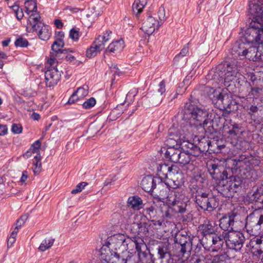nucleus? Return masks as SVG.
<instances>
[{
	"mask_svg": "<svg viewBox=\"0 0 263 263\" xmlns=\"http://www.w3.org/2000/svg\"><path fill=\"white\" fill-rule=\"evenodd\" d=\"M239 133V127L238 124H234L233 125L232 129L229 130L228 133L231 135L236 136Z\"/></svg>",
	"mask_w": 263,
	"mask_h": 263,
	"instance_id": "nucleus-58",
	"label": "nucleus"
},
{
	"mask_svg": "<svg viewBox=\"0 0 263 263\" xmlns=\"http://www.w3.org/2000/svg\"><path fill=\"white\" fill-rule=\"evenodd\" d=\"M157 178L154 179L151 175L146 176L142 179L140 185L142 189L146 192H152Z\"/></svg>",
	"mask_w": 263,
	"mask_h": 263,
	"instance_id": "nucleus-25",
	"label": "nucleus"
},
{
	"mask_svg": "<svg viewBox=\"0 0 263 263\" xmlns=\"http://www.w3.org/2000/svg\"><path fill=\"white\" fill-rule=\"evenodd\" d=\"M184 126H180L178 122L173 123V127L168 130V135L165 141L167 148L179 147L182 136L192 135L190 133L184 132Z\"/></svg>",
	"mask_w": 263,
	"mask_h": 263,
	"instance_id": "nucleus-5",
	"label": "nucleus"
},
{
	"mask_svg": "<svg viewBox=\"0 0 263 263\" xmlns=\"http://www.w3.org/2000/svg\"><path fill=\"white\" fill-rule=\"evenodd\" d=\"M226 245L230 249L240 251L245 241L243 234L239 231L227 232L225 233Z\"/></svg>",
	"mask_w": 263,
	"mask_h": 263,
	"instance_id": "nucleus-10",
	"label": "nucleus"
},
{
	"mask_svg": "<svg viewBox=\"0 0 263 263\" xmlns=\"http://www.w3.org/2000/svg\"><path fill=\"white\" fill-rule=\"evenodd\" d=\"M29 44L28 41L23 37L17 39L15 42V45L16 47H26Z\"/></svg>",
	"mask_w": 263,
	"mask_h": 263,
	"instance_id": "nucleus-49",
	"label": "nucleus"
},
{
	"mask_svg": "<svg viewBox=\"0 0 263 263\" xmlns=\"http://www.w3.org/2000/svg\"><path fill=\"white\" fill-rule=\"evenodd\" d=\"M121 106H122V104H121L120 105H118L116 108H114L111 112L110 114V115L109 116V118L110 120H115L118 117H117L116 115V114H118V115H120L121 113L120 112H118L119 108Z\"/></svg>",
	"mask_w": 263,
	"mask_h": 263,
	"instance_id": "nucleus-55",
	"label": "nucleus"
},
{
	"mask_svg": "<svg viewBox=\"0 0 263 263\" xmlns=\"http://www.w3.org/2000/svg\"><path fill=\"white\" fill-rule=\"evenodd\" d=\"M259 164V161L258 160L252 157L247 158L245 156H240L236 163L239 167H243L245 165L250 169L256 166H258Z\"/></svg>",
	"mask_w": 263,
	"mask_h": 263,
	"instance_id": "nucleus-24",
	"label": "nucleus"
},
{
	"mask_svg": "<svg viewBox=\"0 0 263 263\" xmlns=\"http://www.w3.org/2000/svg\"><path fill=\"white\" fill-rule=\"evenodd\" d=\"M100 51L92 44L91 46L87 50L86 55L87 57L91 58L95 57Z\"/></svg>",
	"mask_w": 263,
	"mask_h": 263,
	"instance_id": "nucleus-44",
	"label": "nucleus"
},
{
	"mask_svg": "<svg viewBox=\"0 0 263 263\" xmlns=\"http://www.w3.org/2000/svg\"><path fill=\"white\" fill-rule=\"evenodd\" d=\"M96 103L95 98H90L83 104V107L85 109H89L92 107Z\"/></svg>",
	"mask_w": 263,
	"mask_h": 263,
	"instance_id": "nucleus-50",
	"label": "nucleus"
},
{
	"mask_svg": "<svg viewBox=\"0 0 263 263\" xmlns=\"http://www.w3.org/2000/svg\"><path fill=\"white\" fill-rule=\"evenodd\" d=\"M231 258L226 254L214 257L212 263H230Z\"/></svg>",
	"mask_w": 263,
	"mask_h": 263,
	"instance_id": "nucleus-40",
	"label": "nucleus"
},
{
	"mask_svg": "<svg viewBox=\"0 0 263 263\" xmlns=\"http://www.w3.org/2000/svg\"><path fill=\"white\" fill-rule=\"evenodd\" d=\"M247 110H248V114L252 118L255 114L258 112V108L256 105H251L250 106H248Z\"/></svg>",
	"mask_w": 263,
	"mask_h": 263,
	"instance_id": "nucleus-56",
	"label": "nucleus"
},
{
	"mask_svg": "<svg viewBox=\"0 0 263 263\" xmlns=\"http://www.w3.org/2000/svg\"><path fill=\"white\" fill-rule=\"evenodd\" d=\"M69 37L74 41H77L79 38V32L77 29L73 28L69 32Z\"/></svg>",
	"mask_w": 263,
	"mask_h": 263,
	"instance_id": "nucleus-54",
	"label": "nucleus"
},
{
	"mask_svg": "<svg viewBox=\"0 0 263 263\" xmlns=\"http://www.w3.org/2000/svg\"><path fill=\"white\" fill-rule=\"evenodd\" d=\"M109 245L103 246L100 250L101 258L105 261L104 263H126V260L121 257L117 252L110 250L111 244Z\"/></svg>",
	"mask_w": 263,
	"mask_h": 263,
	"instance_id": "nucleus-11",
	"label": "nucleus"
},
{
	"mask_svg": "<svg viewBox=\"0 0 263 263\" xmlns=\"http://www.w3.org/2000/svg\"><path fill=\"white\" fill-rule=\"evenodd\" d=\"M158 174L161 179H165L167 183L173 189H177L184 183V177L182 171L175 165L166 163L160 164L157 167Z\"/></svg>",
	"mask_w": 263,
	"mask_h": 263,
	"instance_id": "nucleus-3",
	"label": "nucleus"
},
{
	"mask_svg": "<svg viewBox=\"0 0 263 263\" xmlns=\"http://www.w3.org/2000/svg\"><path fill=\"white\" fill-rule=\"evenodd\" d=\"M179 157V161L177 163L183 165L189 164L191 160L190 154L182 151H181Z\"/></svg>",
	"mask_w": 263,
	"mask_h": 263,
	"instance_id": "nucleus-41",
	"label": "nucleus"
},
{
	"mask_svg": "<svg viewBox=\"0 0 263 263\" xmlns=\"http://www.w3.org/2000/svg\"><path fill=\"white\" fill-rule=\"evenodd\" d=\"M170 188L172 187L167 184V180L160 181L159 179L157 178V182H156L154 191L152 192L161 199L166 198L167 202L171 194H172V191L170 194L168 193V190H170Z\"/></svg>",
	"mask_w": 263,
	"mask_h": 263,
	"instance_id": "nucleus-16",
	"label": "nucleus"
},
{
	"mask_svg": "<svg viewBox=\"0 0 263 263\" xmlns=\"http://www.w3.org/2000/svg\"><path fill=\"white\" fill-rule=\"evenodd\" d=\"M208 111L203 107L198 106L190 102L185 103L182 111L181 119L178 121L180 126H184V132L194 135L197 127L205 128L210 120L208 119Z\"/></svg>",
	"mask_w": 263,
	"mask_h": 263,
	"instance_id": "nucleus-1",
	"label": "nucleus"
},
{
	"mask_svg": "<svg viewBox=\"0 0 263 263\" xmlns=\"http://www.w3.org/2000/svg\"><path fill=\"white\" fill-rule=\"evenodd\" d=\"M225 233L223 232L222 233L218 234L212 235L211 238H209L208 240L204 242L205 246L204 248H210L212 251H218L222 250L223 245L226 243Z\"/></svg>",
	"mask_w": 263,
	"mask_h": 263,
	"instance_id": "nucleus-13",
	"label": "nucleus"
},
{
	"mask_svg": "<svg viewBox=\"0 0 263 263\" xmlns=\"http://www.w3.org/2000/svg\"><path fill=\"white\" fill-rule=\"evenodd\" d=\"M261 37H263V25L254 21L250 23L249 28L240 38L249 45L250 43L260 42Z\"/></svg>",
	"mask_w": 263,
	"mask_h": 263,
	"instance_id": "nucleus-8",
	"label": "nucleus"
},
{
	"mask_svg": "<svg viewBox=\"0 0 263 263\" xmlns=\"http://www.w3.org/2000/svg\"><path fill=\"white\" fill-rule=\"evenodd\" d=\"M234 215L232 214L229 216H224L219 220V227L224 232H232L234 224Z\"/></svg>",
	"mask_w": 263,
	"mask_h": 263,
	"instance_id": "nucleus-26",
	"label": "nucleus"
},
{
	"mask_svg": "<svg viewBox=\"0 0 263 263\" xmlns=\"http://www.w3.org/2000/svg\"><path fill=\"white\" fill-rule=\"evenodd\" d=\"M46 85L51 87L56 85L60 81L61 74L57 68L51 67L45 72Z\"/></svg>",
	"mask_w": 263,
	"mask_h": 263,
	"instance_id": "nucleus-21",
	"label": "nucleus"
},
{
	"mask_svg": "<svg viewBox=\"0 0 263 263\" xmlns=\"http://www.w3.org/2000/svg\"><path fill=\"white\" fill-rule=\"evenodd\" d=\"M159 263H174L175 259L171 256L167 242L162 243L158 248Z\"/></svg>",
	"mask_w": 263,
	"mask_h": 263,
	"instance_id": "nucleus-20",
	"label": "nucleus"
},
{
	"mask_svg": "<svg viewBox=\"0 0 263 263\" xmlns=\"http://www.w3.org/2000/svg\"><path fill=\"white\" fill-rule=\"evenodd\" d=\"M245 54H246L245 58L250 61H257L262 60V56L257 46H251L249 45L247 47V51L246 52Z\"/></svg>",
	"mask_w": 263,
	"mask_h": 263,
	"instance_id": "nucleus-28",
	"label": "nucleus"
},
{
	"mask_svg": "<svg viewBox=\"0 0 263 263\" xmlns=\"http://www.w3.org/2000/svg\"><path fill=\"white\" fill-rule=\"evenodd\" d=\"M242 180L241 178L238 176H231L227 180H225L224 183L221 185L222 189L221 191L222 192L221 193L226 196L231 195V194H228L229 192L235 193L241 188Z\"/></svg>",
	"mask_w": 263,
	"mask_h": 263,
	"instance_id": "nucleus-12",
	"label": "nucleus"
},
{
	"mask_svg": "<svg viewBox=\"0 0 263 263\" xmlns=\"http://www.w3.org/2000/svg\"><path fill=\"white\" fill-rule=\"evenodd\" d=\"M142 200L139 197L134 196L128 198L127 205L135 210H139L142 208Z\"/></svg>",
	"mask_w": 263,
	"mask_h": 263,
	"instance_id": "nucleus-31",
	"label": "nucleus"
},
{
	"mask_svg": "<svg viewBox=\"0 0 263 263\" xmlns=\"http://www.w3.org/2000/svg\"><path fill=\"white\" fill-rule=\"evenodd\" d=\"M54 242V238H46L41 242L39 249L41 251H45V250L50 248L53 245Z\"/></svg>",
	"mask_w": 263,
	"mask_h": 263,
	"instance_id": "nucleus-38",
	"label": "nucleus"
},
{
	"mask_svg": "<svg viewBox=\"0 0 263 263\" xmlns=\"http://www.w3.org/2000/svg\"><path fill=\"white\" fill-rule=\"evenodd\" d=\"M88 94V86L87 85H84L82 87H80L74 91L68 101L69 104L74 103L76 101L79 100Z\"/></svg>",
	"mask_w": 263,
	"mask_h": 263,
	"instance_id": "nucleus-23",
	"label": "nucleus"
},
{
	"mask_svg": "<svg viewBox=\"0 0 263 263\" xmlns=\"http://www.w3.org/2000/svg\"><path fill=\"white\" fill-rule=\"evenodd\" d=\"M110 34H111V31L107 30L104 35L102 36L99 35V36L104 41V42L106 43L110 40L109 35Z\"/></svg>",
	"mask_w": 263,
	"mask_h": 263,
	"instance_id": "nucleus-61",
	"label": "nucleus"
},
{
	"mask_svg": "<svg viewBox=\"0 0 263 263\" xmlns=\"http://www.w3.org/2000/svg\"><path fill=\"white\" fill-rule=\"evenodd\" d=\"M34 159L35 160L33 161L34 167L33 168V171L35 175H37L41 172L42 169L41 155H36L34 156Z\"/></svg>",
	"mask_w": 263,
	"mask_h": 263,
	"instance_id": "nucleus-37",
	"label": "nucleus"
},
{
	"mask_svg": "<svg viewBox=\"0 0 263 263\" xmlns=\"http://www.w3.org/2000/svg\"><path fill=\"white\" fill-rule=\"evenodd\" d=\"M187 136H182L179 147H180L182 152L190 154V150L194 147V144L189 142L188 140H185V137Z\"/></svg>",
	"mask_w": 263,
	"mask_h": 263,
	"instance_id": "nucleus-33",
	"label": "nucleus"
},
{
	"mask_svg": "<svg viewBox=\"0 0 263 263\" xmlns=\"http://www.w3.org/2000/svg\"><path fill=\"white\" fill-rule=\"evenodd\" d=\"M158 15L159 17V21L158 23H160L161 25L166 20V17H165V11L163 7H161L159 8V10L158 11Z\"/></svg>",
	"mask_w": 263,
	"mask_h": 263,
	"instance_id": "nucleus-47",
	"label": "nucleus"
},
{
	"mask_svg": "<svg viewBox=\"0 0 263 263\" xmlns=\"http://www.w3.org/2000/svg\"><path fill=\"white\" fill-rule=\"evenodd\" d=\"M124 48V41L122 40L112 42L109 44L105 50V53H118L121 52Z\"/></svg>",
	"mask_w": 263,
	"mask_h": 263,
	"instance_id": "nucleus-30",
	"label": "nucleus"
},
{
	"mask_svg": "<svg viewBox=\"0 0 263 263\" xmlns=\"http://www.w3.org/2000/svg\"><path fill=\"white\" fill-rule=\"evenodd\" d=\"M249 44L245 42L240 38L233 45L231 52L233 55L235 57H239L240 59H243L246 57L245 54L247 51V47Z\"/></svg>",
	"mask_w": 263,
	"mask_h": 263,
	"instance_id": "nucleus-19",
	"label": "nucleus"
},
{
	"mask_svg": "<svg viewBox=\"0 0 263 263\" xmlns=\"http://www.w3.org/2000/svg\"><path fill=\"white\" fill-rule=\"evenodd\" d=\"M201 153H203L199 149V147L197 145H194V147L190 150V154L191 156L197 157L199 156Z\"/></svg>",
	"mask_w": 263,
	"mask_h": 263,
	"instance_id": "nucleus-53",
	"label": "nucleus"
},
{
	"mask_svg": "<svg viewBox=\"0 0 263 263\" xmlns=\"http://www.w3.org/2000/svg\"><path fill=\"white\" fill-rule=\"evenodd\" d=\"M208 171L213 179L219 181V186L228 178L227 171L222 166L211 163L209 165Z\"/></svg>",
	"mask_w": 263,
	"mask_h": 263,
	"instance_id": "nucleus-14",
	"label": "nucleus"
},
{
	"mask_svg": "<svg viewBox=\"0 0 263 263\" xmlns=\"http://www.w3.org/2000/svg\"><path fill=\"white\" fill-rule=\"evenodd\" d=\"M162 222L160 220H151V223L149 224L150 225H152L153 227H155V229H158V228H160L161 226H162Z\"/></svg>",
	"mask_w": 263,
	"mask_h": 263,
	"instance_id": "nucleus-62",
	"label": "nucleus"
},
{
	"mask_svg": "<svg viewBox=\"0 0 263 263\" xmlns=\"http://www.w3.org/2000/svg\"><path fill=\"white\" fill-rule=\"evenodd\" d=\"M213 97L210 95V98L211 99L212 102L218 105L221 106L224 108H230V99L227 95H222L219 91L213 90Z\"/></svg>",
	"mask_w": 263,
	"mask_h": 263,
	"instance_id": "nucleus-18",
	"label": "nucleus"
},
{
	"mask_svg": "<svg viewBox=\"0 0 263 263\" xmlns=\"http://www.w3.org/2000/svg\"><path fill=\"white\" fill-rule=\"evenodd\" d=\"M144 212H145L146 215H148L150 219L154 217L156 213L155 208L153 206L145 208L144 209Z\"/></svg>",
	"mask_w": 263,
	"mask_h": 263,
	"instance_id": "nucleus-51",
	"label": "nucleus"
},
{
	"mask_svg": "<svg viewBox=\"0 0 263 263\" xmlns=\"http://www.w3.org/2000/svg\"><path fill=\"white\" fill-rule=\"evenodd\" d=\"M261 90V89L258 87H254L251 88V94L254 97H257L258 94L259 93V91Z\"/></svg>",
	"mask_w": 263,
	"mask_h": 263,
	"instance_id": "nucleus-64",
	"label": "nucleus"
},
{
	"mask_svg": "<svg viewBox=\"0 0 263 263\" xmlns=\"http://www.w3.org/2000/svg\"><path fill=\"white\" fill-rule=\"evenodd\" d=\"M102 12L100 10H97L96 7L93 6L89 8L86 17L89 21H93Z\"/></svg>",
	"mask_w": 263,
	"mask_h": 263,
	"instance_id": "nucleus-34",
	"label": "nucleus"
},
{
	"mask_svg": "<svg viewBox=\"0 0 263 263\" xmlns=\"http://www.w3.org/2000/svg\"><path fill=\"white\" fill-rule=\"evenodd\" d=\"M263 223V215H260L259 219L256 224L254 226L256 229L259 230L261 225Z\"/></svg>",
	"mask_w": 263,
	"mask_h": 263,
	"instance_id": "nucleus-63",
	"label": "nucleus"
},
{
	"mask_svg": "<svg viewBox=\"0 0 263 263\" xmlns=\"http://www.w3.org/2000/svg\"><path fill=\"white\" fill-rule=\"evenodd\" d=\"M105 42L99 36L95 41L92 43V44L98 49V51H102L105 48Z\"/></svg>",
	"mask_w": 263,
	"mask_h": 263,
	"instance_id": "nucleus-43",
	"label": "nucleus"
},
{
	"mask_svg": "<svg viewBox=\"0 0 263 263\" xmlns=\"http://www.w3.org/2000/svg\"><path fill=\"white\" fill-rule=\"evenodd\" d=\"M41 143L40 140L36 141L33 143L29 149L32 152L33 154L36 153L37 154H40V151L41 149Z\"/></svg>",
	"mask_w": 263,
	"mask_h": 263,
	"instance_id": "nucleus-45",
	"label": "nucleus"
},
{
	"mask_svg": "<svg viewBox=\"0 0 263 263\" xmlns=\"http://www.w3.org/2000/svg\"><path fill=\"white\" fill-rule=\"evenodd\" d=\"M188 53H189V47L187 46H186L182 49L178 55L175 56V57L174 59V63L178 62L179 61L180 58L184 57Z\"/></svg>",
	"mask_w": 263,
	"mask_h": 263,
	"instance_id": "nucleus-46",
	"label": "nucleus"
},
{
	"mask_svg": "<svg viewBox=\"0 0 263 263\" xmlns=\"http://www.w3.org/2000/svg\"><path fill=\"white\" fill-rule=\"evenodd\" d=\"M134 227L137 229V233L139 236L132 237V241L134 243L136 249L138 252V255L140 259L146 258L147 253L145 252L147 246L141 237L147 236L148 232V228L150 224L142 220L134 224Z\"/></svg>",
	"mask_w": 263,
	"mask_h": 263,
	"instance_id": "nucleus-4",
	"label": "nucleus"
},
{
	"mask_svg": "<svg viewBox=\"0 0 263 263\" xmlns=\"http://www.w3.org/2000/svg\"><path fill=\"white\" fill-rule=\"evenodd\" d=\"M240 64L236 59H229L219 64L216 67L215 73L224 79V85L228 87L235 85L241 75L239 71Z\"/></svg>",
	"mask_w": 263,
	"mask_h": 263,
	"instance_id": "nucleus-2",
	"label": "nucleus"
},
{
	"mask_svg": "<svg viewBox=\"0 0 263 263\" xmlns=\"http://www.w3.org/2000/svg\"><path fill=\"white\" fill-rule=\"evenodd\" d=\"M261 195H260V194L255 191L252 194L249 196V200L251 203L256 202H259L261 199Z\"/></svg>",
	"mask_w": 263,
	"mask_h": 263,
	"instance_id": "nucleus-48",
	"label": "nucleus"
},
{
	"mask_svg": "<svg viewBox=\"0 0 263 263\" xmlns=\"http://www.w3.org/2000/svg\"><path fill=\"white\" fill-rule=\"evenodd\" d=\"M12 132L16 134H20L22 132V127L20 124H13L12 125Z\"/></svg>",
	"mask_w": 263,
	"mask_h": 263,
	"instance_id": "nucleus-57",
	"label": "nucleus"
},
{
	"mask_svg": "<svg viewBox=\"0 0 263 263\" xmlns=\"http://www.w3.org/2000/svg\"><path fill=\"white\" fill-rule=\"evenodd\" d=\"M198 145L203 153L207 152L209 150L210 147H212L211 141L208 138L205 137L199 140Z\"/></svg>",
	"mask_w": 263,
	"mask_h": 263,
	"instance_id": "nucleus-35",
	"label": "nucleus"
},
{
	"mask_svg": "<svg viewBox=\"0 0 263 263\" xmlns=\"http://www.w3.org/2000/svg\"><path fill=\"white\" fill-rule=\"evenodd\" d=\"M159 88L158 89V92L160 93L161 95H162L165 91V82L164 81H162L159 85Z\"/></svg>",
	"mask_w": 263,
	"mask_h": 263,
	"instance_id": "nucleus-60",
	"label": "nucleus"
},
{
	"mask_svg": "<svg viewBox=\"0 0 263 263\" xmlns=\"http://www.w3.org/2000/svg\"><path fill=\"white\" fill-rule=\"evenodd\" d=\"M195 202L201 209L209 212L213 211L219 205V200L216 196L201 191L196 195Z\"/></svg>",
	"mask_w": 263,
	"mask_h": 263,
	"instance_id": "nucleus-6",
	"label": "nucleus"
},
{
	"mask_svg": "<svg viewBox=\"0 0 263 263\" xmlns=\"http://www.w3.org/2000/svg\"><path fill=\"white\" fill-rule=\"evenodd\" d=\"M185 196L182 192L175 190L172 191V194L169 197L167 203L169 206H172L173 210L176 213H184L186 211L187 204L184 201Z\"/></svg>",
	"mask_w": 263,
	"mask_h": 263,
	"instance_id": "nucleus-9",
	"label": "nucleus"
},
{
	"mask_svg": "<svg viewBox=\"0 0 263 263\" xmlns=\"http://www.w3.org/2000/svg\"><path fill=\"white\" fill-rule=\"evenodd\" d=\"M180 147H169L165 152L166 158L174 163H177L179 161V156L181 151Z\"/></svg>",
	"mask_w": 263,
	"mask_h": 263,
	"instance_id": "nucleus-29",
	"label": "nucleus"
},
{
	"mask_svg": "<svg viewBox=\"0 0 263 263\" xmlns=\"http://www.w3.org/2000/svg\"><path fill=\"white\" fill-rule=\"evenodd\" d=\"M146 4V0H136L133 5V11L136 14L142 11V9Z\"/></svg>",
	"mask_w": 263,
	"mask_h": 263,
	"instance_id": "nucleus-36",
	"label": "nucleus"
},
{
	"mask_svg": "<svg viewBox=\"0 0 263 263\" xmlns=\"http://www.w3.org/2000/svg\"><path fill=\"white\" fill-rule=\"evenodd\" d=\"M64 46V43L63 39H58L55 41L52 45V50L57 54H64L67 53L65 50H61V48Z\"/></svg>",
	"mask_w": 263,
	"mask_h": 263,
	"instance_id": "nucleus-32",
	"label": "nucleus"
},
{
	"mask_svg": "<svg viewBox=\"0 0 263 263\" xmlns=\"http://www.w3.org/2000/svg\"><path fill=\"white\" fill-rule=\"evenodd\" d=\"M161 26L160 23L154 17L149 16L143 22L141 29L148 36L152 34L156 29H158Z\"/></svg>",
	"mask_w": 263,
	"mask_h": 263,
	"instance_id": "nucleus-22",
	"label": "nucleus"
},
{
	"mask_svg": "<svg viewBox=\"0 0 263 263\" xmlns=\"http://www.w3.org/2000/svg\"><path fill=\"white\" fill-rule=\"evenodd\" d=\"M218 229L217 225L213 221H209L199 226V231L206 240H208L212 235L216 234Z\"/></svg>",
	"mask_w": 263,
	"mask_h": 263,
	"instance_id": "nucleus-17",
	"label": "nucleus"
},
{
	"mask_svg": "<svg viewBox=\"0 0 263 263\" xmlns=\"http://www.w3.org/2000/svg\"><path fill=\"white\" fill-rule=\"evenodd\" d=\"M41 18L39 14H32L28 18L27 29L28 32H33L39 30L38 35L43 41L47 40L50 37V32L48 26L44 25L40 21Z\"/></svg>",
	"mask_w": 263,
	"mask_h": 263,
	"instance_id": "nucleus-7",
	"label": "nucleus"
},
{
	"mask_svg": "<svg viewBox=\"0 0 263 263\" xmlns=\"http://www.w3.org/2000/svg\"><path fill=\"white\" fill-rule=\"evenodd\" d=\"M193 240V239L187 235L178 234L176 236L175 241L176 243L180 245V252L183 256L184 255L185 253L189 255V253L191 251Z\"/></svg>",
	"mask_w": 263,
	"mask_h": 263,
	"instance_id": "nucleus-15",
	"label": "nucleus"
},
{
	"mask_svg": "<svg viewBox=\"0 0 263 263\" xmlns=\"http://www.w3.org/2000/svg\"><path fill=\"white\" fill-rule=\"evenodd\" d=\"M25 8L28 12H36L37 10L36 3L33 1H27L25 2Z\"/></svg>",
	"mask_w": 263,
	"mask_h": 263,
	"instance_id": "nucleus-42",
	"label": "nucleus"
},
{
	"mask_svg": "<svg viewBox=\"0 0 263 263\" xmlns=\"http://www.w3.org/2000/svg\"><path fill=\"white\" fill-rule=\"evenodd\" d=\"M190 263H207V259L203 254H195L191 257Z\"/></svg>",
	"mask_w": 263,
	"mask_h": 263,
	"instance_id": "nucleus-39",
	"label": "nucleus"
},
{
	"mask_svg": "<svg viewBox=\"0 0 263 263\" xmlns=\"http://www.w3.org/2000/svg\"><path fill=\"white\" fill-rule=\"evenodd\" d=\"M121 218V215L119 213H114L112 216V220L114 222L115 224H119L120 221V219Z\"/></svg>",
	"mask_w": 263,
	"mask_h": 263,
	"instance_id": "nucleus-59",
	"label": "nucleus"
},
{
	"mask_svg": "<svg viewBox=\"0 0 263 263\" xmlns=\"http://www.w3.org/2000/svg\"><path fill=\"white\" fill-rule=\"evenodd\" d=\"M249 12L254 17L260 20L263 24V3L261 4L252 3L249 5Z\"/></svg>",
	"mask_w": 263,
	"mask_h": 263,
	"instance_id": "nucleus-27",
	"label": "nucleus"
},
{
	"mask_svg": "<svg viewBox=\"0 0 263 263\" xmlns=\"http://www.w3.org/2000/svg\"><path fill=\"white\" fill-rule=\"evenodd\" d=\"M87 184V183L85 182H82L79 183L78 185H76L75 188L71 191V194H76L80 192Z\"/></svg>",
	"mask_w": 263,
	"mask_h": 263,
	"instance_id": "nucleus-52",
	"label": "nucleus"
}]
</instances>
